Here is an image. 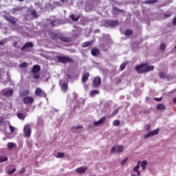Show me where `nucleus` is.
<instances>
[{
	"instance_id": "nucleus-54",
	"label": "nucleus",
	"mask_w": 176,
	"mask_h": 176,
	"mask_svg": "<svg viewBox=\"0 0 176 176\" xmlns=\"http://www.w3.org/2000/svg\"><path fill=\"white\" fill-rule=\"evenodd\" d=\"M67 89H62V91L63 92V93H67Z\"/></svg>"
},
{
	"instance_id": "nucleus-45",
	"label": "nucleus",
	"mask_w": 176,
	"mask_h": 176,
	"mask_svg": "<svg viewBox=\"0 0 176 176\" xmlns=\"http://www.w3.org/2000/svg\"><path fill=\"white\" fill-rule=\"evenodd\" d=\"M162 100H163V97H160V98H155V101L157 102H160Z\"/></svg>"
},
{
	"instance_id": "nucleus-55",
	"label": "nucleus",
	"mask_w": 176,
	"mask_h": 176,
	"mask_svg": "<svg viewBox=\"0 0 176 176\" xmlns=\"http://www.w3.org/2000/svg\"><path fill=\"white\" fill-rule=\"evenodd\" d=\"M173 102L174 104H176V98H174L173 99Z\"/></svg>"
},
{
	"instance_id": "nucleus-3",
	"label": "nucleus",
	"mask_w": 176,
	"mask_h": 176,
	"mask_svg": "<svg viewBox=\"0 0 176 176\" xmlns=\"http://www.w3.org/2000/svg\"><path fill=\"white\" fill-rule=\"evenodd\" d=\"M40 70H41V67L39 65H35L33 67L32 72L34 73V79H38V78H39V74L38 72H39Z\"/></svg>"
},
{
	"instance_id": "nucleus-42",
	"label": "nucleus",
	"mask_w": 176,
	"mask_h": 176,
	"mask_svg": "<svg viewBox=\"0 0 176 176\" xmlns=\"http://www.w3.org/2000/svg\"><path fill=\"white\" fill-rule=\"evenodd\" d=\"M119 113V109H116L113 113H112V116H115V115H118V113Z\"/></svg>"
},
{
	"instance_id": "nucleus-40",
	"label": "nucleus",
	"mask_w": 176,
	"mask_h": 176,
	"mask_svg": "<svg viewBox=\"0 0 176 176\" xmlns=\"http://www.w3.org/2000/svg\"><path fill=\"white\" fill-rule=\"evenodd\" d=\"M113 126H119V124H120V121L116 120L113 123Z\"/></svg>"
},
{
	"instance_id": "nucleus-52",
	"label": "nucleus",
	"mask_w": 176,
	"mask_h": 176,
	"mask_svg": "<svg viewBox=\"0 0 176 176\" xmlns=\"http://www.w3.org/2000/svg\"><path fill=\"white\" fill-rule=\"evenodd\" d=\"M171 16V14H166L164 15V17H170Z\"/></svg>"
},
{
	"instance_id": "nucleus-46",
	"label": "nucleus",
	"mask_w": 176,
	"mask_h": 176,
	"mask_svg": "<svg viewBox=\"0 0 176 176\" xmlns=\"http://www.w3.org/2000/svg\"><path fill=\"white\" fill-rule=\"evenodd\" d=\"M60 41H63V42H68V38L65 37H60Z\"/></svg>"
},
{
	"instance_id": "nucleus-47",
	"label": "nucleus",
	"mask_w": 176,
	"mask_h": 176,
	"mask_svg": "<svg viewBox=\"0 0 176 176\" xmlns=\"http://www.w3.org/2000/svg\"><path fill=\"white\" fill-rule=\"evenodd\" d=\"M10 130L11 133H13L14 131V127L12 125H10Z\"/></svg>"
},
{
	"instance_id": "nucleus-7",
	"label": "nucleus",
	"mask_w": 176,
	"mask_h": 176,
	"mask_svg": "<svg viewBox=\"0 0 176 176\" xmlns=\"http://www.w3.org/2000/svg\"><path fill=\"white\" fill-rule=\"evenodd\" d=\"M86 171H87V166H81L76 169V173H77V174H85Z\"/></svg>"
},
{
	"instance_id": "nucleus-12",
	"label": "nucleus",
	"mask_w": 176,
	"mask_h": 176,
	"mask_svg": "<svg viewBox=\"0 0 176 176\" xmlns=\"http://www.w3.org/2000/svg\"><path fill=\"white\" fill-rule=\"evenodd\" d=\"M6 20H7V21H9L10 23H11V24H15L16 21H17V20H16V19L9 16H6Z\"/></svg>"
},
{
	"instance_id": "nucleus-48",
	"label": "nucleus",
	"mask_w": 176,
	"mask_h": 176,
	"mask_svg": "<svg viewBox=\"0 0 176 176\" xmlns=\"http://www.w3.org/2000/svg\"><path fill=\"white\" fill-rule=\"evenodd\" d=\"M145 130H146V131H149V130H151V125H146L145 126Z\"/></svg>"
},
{
	"instance_id": "nucleus-23",
	"label": "nucleus",
	"mask_w": 176,
	"mask_h": 176,
	"mask_svg": "<svg viewBox=\"0 0 176 176\" xmlns=\"http://www.w3.org/2000/svg\"><path fill=\"white\" fill-rule=\"evenodd\" d=\"M82 126H74V127H72L71 129V131L73 132V133H76V130H79V129H82Z\"/></svg>"
},
{
	"instance_id": "nucleus-5",
	"label": "nucleus",
	"mask_w": 176,
	"mask_h": 176,
	"mask_svg": "<svg viewBox=\"0 0 176 176\" xmlns=\"http://www.w3.org/2000/svg\"><path fill=\"white\" fill-rule=\"evenodd\" d=\"M5 96V97H10V96H13V89H8L7 91L2 90L0 93V96Z\"/></svg>"
},
{
	"instance_id": "nucleus-16",
	"label": "nucleus",
	"mask_w": 176,
	"mask_h": 176,
	"mask_svg": "<svg viewBox=\"0 0 176 176\" xmlns=\"http://www.w3.org/2000/svg\"><path fill=\"white\" fill-rule=\"evenodd\" d=\"M138 162H140V166L142 167V170H145V168H146V164H148L146 160H144L143 162L138 161Z\"/></svg>"
},
{
	"instance_id": "nucleus-58",
	"label": "nucleus",
	"mask_w": 176,
	"mask_h": 176,
	"mask_svg": "<svg viewBox=\"0 0 176 176\" xmlns=\"http://www.w3.org/2000/svg\"><path fill=\"white\" fill-rule=\"evenodd\" d=\"M0 45H3V42L0 41Z\"/></svg>"
},
{
	"instance_id": "nucleus-33",
	"label": "nucleus",
	"mask_w": 176,
	"mask_h": 176,
	"mask_svg": "<svg viewBox=\"0 0 176 176\" xmlns=\"http://www.w3.org/2000/svg\"><path fill=\"white\" fill-rule=\"evenodd\" d=\"M64 156H65L64 153H60V152H59V153H58L56 154V157H58V158L64 157Z\"/></svg>"
},
{
	"instance_id": "nucleus-30",
	"label": "nucleus",
	"mask_w": 176,
	"mask_h": 176,
	"mask_svg": "<svg viewBox=\"0 0 176 176\" xmlns=\"http://www.w3.org/2000/svg\"><path fill=\"white\" fill-rule=\"evenodd\" d=\"M127 65V62H124L121 65H120V71H123V69H124L126 68V66Z\"/></svg>"
},
{
	"instance_id": "nucleus-35",
	"label": "nucleus",
	"mask_w": 176,
	"mask_h": 176,
	"mask_svg": "<svg viewBox=\"0 0 176 176\" xmlns=\"http://www.w3.org/2000/svg\"><path fill=\"white\" fill-rule=\"evenodd\" d=\"M91 44V42L90 41L85 42L84 44H82V47H87V46H90Z\"/></svg>"
},
{
	"instance_id": "nucleus-43",
	"label": "nucleus",
	"mask_w": 176,
	"mask_h": 176,
	"mask_svg": "<svg viewBox=\"0 0 176 176\" xmlns=\"http://www.w3.org/2000/svg\"><path fill=\"white\" fill-rule=\"evenodd\" d=\"M16 172V168H14L12 170H10L8 171V174L10 175V174H13V173Z\"/></svg>"
},
{
	"instance_id": "nucleus-14",
	"label": "nucleus",
	"mask_w": 176,
	"mask_h": 176,
	"mask_svg": "<svg viewBox=\"0 0 176 176\" xmlns=\"http://www.w3.org/2000/svg\"><path fill=\"white\" fill-rule=\"evenodd\" d=\"M140 162H138L137 166L133 168L134 173H137L138 176H141V173H140V170H140Z\"/></svg>"
},
{
	"instance_id": "nucleus-2",
	"label": "nucleus",
	"mask_w": 176,
	"mask_h": 176,
	"mask_svg": "<svg viewBox=\"0 0 176 176\" xmlns=\"http://www.w3.org/2000/svg\"><path fill=\"white\" fill-rule=\"evenodd\" d=\"M23 137L25 138H30L31 137V126L28 124L23 127Z\"/></svg>"
},
{
	"instance_id": "nucleus-25",
	"label": "nucleus",
	"mask_w": 176,
	"mask_h": 176,
	"mask_svg": "<svg viewBox=\"0 0 176 176\" xmlns=\"http://www.w3.org/2000/svg\"><path fill=\"white\" fill-rule=\"evenodd\" d=\"M98 53H100V52L98 51V49H93L91 50V54L92 56H98Z\"/></svg>"
},
{
	"instance_id": "nucleus-19",
	"label": "nucleus",
	"mask_w": 176,
	"mask_h": 176,
	"mask_svg": "<svg viewBox=\"0 0 176 176\" xmlns=\"http://www.w3.org/2000/svg\"><path fill=\"white\" fill-rule=\"evenodd\" d=\"M155 135V131H150L144 135V138H149V137H153Z\"/></svg>"
},
{
	"instance_id": "nucleus-26",
	"label": "nucleus",
	"mask_w": 176,
	"mask_h": 176,
	"mask_svg": "<svg viewBox=\"0 0 176 176\" xmlns=\"http://www.w3.org/2000/svg\"><path fill=\"white\" fill-rule=\"evenodd\" d=\"M160 50H161V52H164V50H166V43H161L160 46Z\"/></svg>"
},
{
	"instance_id": "nucleus-53",
	"label": "nucleus",
	"mask_w": 176,
	"mask_h": 176,
	"mask_svg": "<svg viewBox=\"0 0 176 176\" xmlns=\"http://www.w3.org/2000/svg\"><path fill=\"white\" fill-rule=\"evenodd\" d=\"M3 122V118H0V124H2Z\"/></svg>"
},
{
	"instance_id": "nucleus-8",
	"label": "nucleus",
	"mask_w": 176,
	"mask_h": 176,
	"mask_svg": "<svg viewBox=\"0 0 176 176\" xmlns=\"http://www.w3.org/2000/svg\"><path fill=\"white\" fill-rule=\"evenodd\" d=\"M58 61L60 63H71V61H72V60H71L70 58L67 57V56H60L58 57Z\"/></svg>"
},
{
	"instance_id": "nucleus-61",
	"label": "nucleus",
	"mask_w": 176,
	"mask_h": 176,
	"mask_svg": "<svg viewBox=\"0 0 176 176\" xmlns=\"http://www.w3.org/2000/svg\"><path fill=\"white\" fill-rule=\"evenodd\" d=\"M19 1H23V0H19Z\"/></svg>"
},
{
	"instance_id": "nucleus-17",
	"label": "nucleus",
	"mask_w": 176,
	"mask_h": 176,
	"mask_svg": "<svg viewBox=\"0 0 176 176\" xmlns=\"http://www.w3.org/2000/svg\"><path fill=\"white\" fill-rule=\"evenodd\" d=\"M30 94V90L26 89L21 93H19L20 97H27Z\"/></svg>"
},
{
	"instance_id": "nucleus-6",
	"label": "nucleus",
	"mask_w": 176,
	"mask_h": 176,
	"mask_svg": "<svg viewBox=\"0 0 176 176\" xmlns=\"http://www.w3.org/2000/svg\"><path fill=\"white\" fill-rule=\"evenodd\" d=\"M35 96H37V97H46V94L41 89H36Z\"/></svg>"
},
{
	"instance_id": "nucleus-57",
	"label": "nucleus",
	"mask_w": 176,
	"mask_h": 176,
	"mask_svg": "<svg viewBox=\"0 0 176 176\" xmlns=\"http://www.w3.org/2000/svg\"><path fill=\"white\" fill-rule=\"evenodd\" d=\"M173 24L175 25L176 24V17L173 20Z\"/></svg>"
},
{
	"instance_id": "nucleus-39",
	"label": "nucleus",
	"mask_w": 176,
	"mask_h": 176,
	"mask_svg": "<svg viewBox=\"0 0 176 176\" xmlns=\"http://www.w3.org/2000/svg\"><path fill=\"white\" fill-rule=\"evenodd\" d=\"M27 65H28V64L27 63H23L19 65V67L21 68H25V67H27Z\"/></svg>"
},
{
	"instance_id": "nucleus-32",
	"label": "nucleus",
	"mask_w": 176,
	"mask_h": 176,
	"mask_svg": "<svg viewBox=\"0 0 176 176\" xmlns=\"http://www.w3.org/2000/svg\"><path fill=\"white\" fill-rule=\"evenodd\" d=\"M123 151V147L122 146H117V153H120Z\"/></svg>"
},
{
	"instance_id": "nucleus-27",
	"label": "nucleus",
	"mask_w": 176,
	"mask_h": 176,
	"mask_svg": "<svg viewBox=\"0 0 176 176\" xmlns=\"http://www.w3.org/2000/svg\"><path fill=\"white\" fill-rule=\"evenodd\" d=\"M131 34H133V31L131 30H126L125 32H124V35L126 36H129L130 35H131Z\"/></svg>"
},
{
	"instance_id": "nucleus-1",
	"label": "nucleus",
	"mask_w": 176,
	"mask_h": 176,
	"mask_svg": "<svg viewBox=\"0 0 176 176\" xmlns=\"http://www.w3.org/2000/svg\"><path fill=\"white\" fill-rule=\"evenodd\" d=\"M153 68H155V67L148 63H142L135 67V69L138 74H146L150 71H153Z\"/></svg>"
},
{
	"instance_id": "nucleus-4",
	"label": "nucleus",
	"mask_w": 176,
	"mask_h": 176,
	"mask_svg": "<svg viewBox=\"0 0 176 176\" xmlns=\"http://www.w3.org/2000/svg\"><path fill=\"white\" fill-rule=\"evenodd\" d=\"M23 102L25 105H31V104L34 103V98L31 96L24 97L23 99Z\"/></svg>"
},
{
	"instance_id": "nucleus-29",
	"label": "nucleus",
	"mask_w": 176,
	"mask_h": 176,
	"mask_svg": "<svg viewBox=\"0 0 176 176\" xmlns=\"http://www.w3.org/2000/svg\"><path fill=\"white\" fill-rule=\"evenodd\" d=\"M71 19L74 21H78V20H79V16H75L74 14L71 15Z\"/></svg>"
},
{
	"instance_id": "nucleus-34",
	"label": "nucleus",
	"mask_w": 176,
	"mask_h": 176,
	"mask_svg": "<svg viewBox=\"0 0 176 176\" xmlns=\"http://www.w3.org/2000/svg\"><path fill=\"white\" fill-rule=\"evenodd\" d=\"M160 78H162V79H166L167 78V76H166V74H164V72H160Z\"/></svg>"
},
{
	"instance_id": "nucleus-56",
	"label": "nucleus",
	"mask_w": 176,
	"mask_h": 176,
	"mask_svg": "<svg viewBox=\"0 0 176 176\" xmlns=\"http://www.w3.org/2000/svg\"><path fill=\"white\" fill-rule=\"evenodd\" d=\"M149 100H151V98H149V97H146V102L149 101Z\"/></svg>"
},
{
	"instance_id": "nucleus-20",
	"label": "nucleus",
	"mask_w": 176,
	"mask_h": 176,
	"mask_svg": "<svg viewBox=\"0 0 176 176\" xmlns=\"http://www.w3.org/2000/svg\"><path fill=\"white\" fill-rule=\"evenodd\" d=\"M8 148L12 151L14 148H16V144L13 142H8L7 144Z\"/></svg>"
},
{
	"instance_id": "nucleus-41",
	"label": "nucleus",
	"mask_w": 176,
	"mask_h": 176,
	"mask_svg": "<svg viewBox=\"0 0 176 176\" xmlns=\"http://www.w3.org/2000/svg\"><path fill=\"white\" fill-rule=\"evenodd\" d=\"M128 157L124 158L122 162H121V166H124V163H126V162H127L128 160Z\"/></svg>"
},
{
	"instance_id": "nucleus-44",
	"label": "nucleus",
	"mask_w": 176,
	"mask_h": 176,
	"mask_svg": "<svg viewBox=\"0 0 176 176\" xmlns=\"http://www.w3.org/2000/svg\"><path fill=\"white\" fill-rule=\"evenodd\" d=\"M24 173H25V168H22L19 170V174H24Z\"/></svg>"
},
{
	"instance_id": "nucleus-51",
	"label": "nucleus",
	"mask_w": 176,
	"mask_h": 176,
	"mask_svg": "<svg viewBox=\"0 0 176 176\" xmlns=\"http://www.w3.org/2000/svg\"><path fill=\"white\" fill-rule=\"evenodd\" d=\"M32 14L33 16H34L35 17H37V16H36V11H32Z\"/></svg>"
},
{
	"instance_id": "nucleus-10",
	"label": "nucleus",
	"mask_w": 176,
	"mask_h": 176,
	"mask_svg": "<svg viewBox=\"0 0 176 176\" xmlns=\"http://www.w3.org/2000/svg\"><path fill=\"white\" fill-rule=\"evenodd\" d=\"M105 117L101 118L99 120L94 122V126H100L105 122Z\"/></svg>"
},
{
	"instance_id": "nucleus-50",
	"label": "nucleus",
	"mask_w": 176,
	"mask_h": 176,
	"mask_svg": "<svg viewBox=\"0 0 176 176\" xmlns=\"http://www.w3.org/2000/svg\"><path fill=\"white\" fill-rule=\"evenodd\" d=\"M159 131H160L159 129H155V135H156L157 134H159Z\"/></svg>"
},
{
	"instance_id": "nucleus-31",
	"label": "nucleus",
	"mask_w": 176,
	"mask_h": 176,
	"mask_svg": "<svg viewBox=\"0 0 176 176\" xmlns=\"http://www.w3.org/2000/svg\"><path fill=\"white\" fill-rule=\"evenodd\" d=\"M166 79L168 80H174V76H173L171 74H168L166 76Z\"/></svg>"
},
{
	"instance_id": "nucleus-18",
	"label": "nucleus",
	"mask_w": 176,
	"mask_h": 176,
	"mask_svg": "<svg viewBox=\"0 0 176 176\" xmlns=\"http://www.w3.org/2000/svg\"><path fill=\"white\" fill-rule=\"evenodd\" d=\"M97 94H100V91L94 89L90 91L89 96L90 97H95Z\"/></svg>"
},
{
	"instance_id": "nucleus-36",
	"label": "nucleus",
	"mask_w": 176,
	"mask_h": 176,
	"mask_svg": "<svg viewBox=\"0 0 176 176\" xmlns=\"http://www.w3.org/2000/svg\"><path fill=\"white\" fill-rule=\"evenodd\" d=\"M85 101H86V99L80 98V100H79L80 105H85Z\"/></svg>"
},
{
	"instance_id": "nucleus-60",
	"label": "nucleus",
	"mask_w": 176,
	"mask_h": 176,
	"mask_svg": "<svg viewBox=\"0 0 176 176\" xmlns=\"http://www.w3.org/2000/svg\"><path fill=\"white\" fill-rule=\"evenodd\" d=\"M131 176H137L136 175H131Z\"/></svg>"
},
{
	"instance_id": "nucleus-22",
	"label": "nucleus",
	"mask_w": 176,
	"mask_h": 176,
	"mask_svg": "<svg viewBox=\"0 0 176 176\" xmlns=\"http://www.w3.org/2000/svg\"><path fill=\"white\" fill-rule=\"evenodd\" d=\"M32 46H34V45L32 44V43H27L25 44V45L22 47L21 50H24V49H25V47H32Z\"/></svg>"
},
{
	"instance_id": "nucleus-11",
	"label": "nucleus",
	"mask_w": 176,
	"mask_h": 176,
	"mask_svg": "<svg viewBox=\"0 0 176 176\" xmlns=\"http://www.w3.org/2000/svg\"><path fill=\"white\" fill-rule=\"evenodd\" d=\"M89 76H90V74L89 72H85L83 74L82 76V82L85 83V82H87V80L89 79Z\"/></svg>"
},
{
	"instance_id": "nucleus-28",
	"label": "nucleus",
	"mask_w": 176,
	"mask_h": 176,
	"mask_svg": "<svg viewBox=\"0 0 176 176\" xmlns=\"http://www.w3.org/2000/svg\"><path fill=\"white\" fill-rule=\"evenodd\" d=\"M3 162H8V157L5 156H0V163H3Z\"/></svg>"
},
{
	"instance_id": "nucleus-38",
	"label": "nucleus",
	"mask_w": 176,
	"mask_h": 176,
	"mask_svg": "<svg viewBox=\"0 0 176 176\" xmlns=\"http://www.w3.org/2000/svg\"><path fill=\"white\" fill-rule=\"evenodd\" d=\"M111 153H118V148L116 147H113L111 150Z\"/></svg>"
},
{
	"instance_id": "nucleus-37",
	"label": "nucleus",
	"mask_w": 176,
	"mask_h": 176,
	"mask_svg": "<svg viewBox=\"0 0 176 176\" xmlns=\"http://www.w3.org/2000/svg\"><path fill=\"white\" fill-rule=\"evenodd\" d=\"M144 3H148L149 5H151L152 3H155V1L154 0H147V1H145L144 2Z\"/></svg>"
},
{
	"instance_id": "nucleus-13",
	"label": "nucleus",
	"mask_w": 176,
	"mask_h": 176,
	"mask_svg": "<svg viewBox=\"0 0 176 176\" xmlns=\"http://www.w3.org/2000/svg\"><path fill=\"white\" fill-rule=\"evenodd\" d=\"M61 89H67L68 87V84L65 80H61L59 82Z\"/></svg>"
},
{
	"instance_id": "nucleus-21",
	"label": "nucleus",
	"mask_w": 176,
	"mask_h": 176,
	"mask_svg": "<svg viewBox=\"0 0 176 176\" xmlns=\"http://www.w3.org/2000/svg\"><path fill=\"white\" fill-rule=\"evenodd\" d=\"M17 117L21 120H24L25 119V116L24 114H23V113H17Z\"/></svg>"
},
{
	"instance_id": "nucleus-59",
	"label": "nucleus",
	"mask_w": 176,
	"mask_h": 176,
	"mask_svg": "<svg viewBox=\"0 0 176 176\" xmlns=\"http://www.w3.org/2000/svg\"><path fill=\"white\" fill-rule=\"evenodd\" d=\"M61 2H64V0H60Z\"/></svg>"
},
{
	"instance_id": "nucleus-15",
	"label": "nucleus",
	"mask_w": 176,
	"mask_h": 176,
	"mask_svg": "<svg viewBox=\"0 0 176 176\" xmlns=\"http://www.w3.org/2000/svg\"><path fill=\"white\" fill-rule=\"evenodd\" d=\"M156 109L158 110V111H166V106H164V104H158L157 106H156Z\"/></svg>"
},
{
	"instance_id": "nucleus-49",
	"label": "nucleus",
	"mask_w": 176,
	"mask_h": 176,
	"mask_svg": "<svg viewBox=\"0 0 176 176\" xmlns=\"http://www.w3.org/2000/svg\"><path fill=\"white\" fill-rule=\"evenodd\" d=\"M74 100H76L78 98V94L76 93L73 94Z\"/></svg>"
},
{
	"instance_id": "nucleus-24",
	"label": "nucleus",
	"mask_w": 176,
	"mask_h": 176,
	"mask_svg": "<svg viewBox=\"0 0 176 176\" xmlns=\"http://www.w3.org/2000/svg\"><path fill=\"white\" fill-rule=\"evenodd\" d=\"M107 23L109 25H116L118 24L116 21H107Z\"/></svg>"
},
{
	"instance_id": "nucleus-9",
	"label": "nucleus",
	"mask_w": 176,
	"mask_h": 176,
	"mask_svg": "<svg viewBox=\"0 0 176 176\" xmlns=\"http://www.w3.org/2000/svg\"><path fill=\"white\" fill-rule=\"evenodd\" d=\"M101 85V78L96 76L94 78V86L95 87H98Z\"/></svg>"
}]
</instances>
